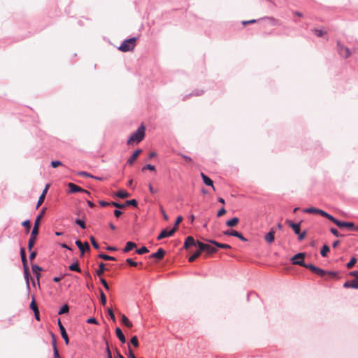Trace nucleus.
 Listing matches in <instances>:
<instances>
[{
	"label": "nucleus",
	"instance_id": "f8f14e48",
	"mask_svg": "<svg viewBox=\"0 0 358 358\" xmlns=\"http://www.w3.org/2000/svg\"><path fill=\"white\" fill-rule=\"evenodd\" d=\"M166 251L163 248H159L156 252L151 254L149 257L150 259H157L161 260L164 258Z\"/></svg>",
	"mask_w": 358,
	"mask_h": 358
},
{
	"label": "nucleus",
	"instance_id": "052dcab7",
	"mask_svg": "<svg viewBox=\"0 0 358 358\" xmlns=\"http://www.w3.org/2000/svg\"><path fill=\"white\" fill-rule=\"evenodd\" d=\"M183 220V217L180 215V216H178L176 221H175V223H174V227H177L178 228V225Z\"/></svg>",
	"mask_w": 358,
	"mask_h": 358
},
{
	"label": "nucleus",
	"instance_id": "4c0bfd02",
	"mask_svg": "<svg viewBox=\"0 0 358 358\" xmlns=\"http://www.w3.org/2000/svg\"><path fill=\"white\" fill-rule=\"evenodd\" d=\"M99 292L101 303L105 306L106 304V296L101 289H99Z\"/></svg>",
	"mask_w": 358,
	"mask_h": 358
},
{
	"label": "nucleus",
	"instance_id": "f3484780",
	"mask_svg": "<svg viewBox=\"0 0 358 358\" xmlns=\"http://www.w3.org/2000/svg\"><path fill=\"white\" fill-rule=\"evenodd\" d=\"M141 152V149H137L136 150H135L134 153L131 155V156L127 159V164L131 166Z\"/></svg>",
	"mask_w": 358,
	"mask_h": 358
},
{
	"label": "nucleus",
	"instance_id": "680f3d73",
	"mask_svg": "<svg viewBox=\"0 0 358 358\" xmlns=\"http://www.w3.org/2000/svg\"><path fill=\"white\" fill-rule=\"evenodd\" d=\"M127 356L129 358H136V357L135 356L133 350H131V348L129 345Z\"/></svg>",
	"mask_w": 358,
	"mask_h": 358
},
{
	"label": "nucleus",
	"instance_id": "6ab92c4d",
	"mask_svg": "<svg viewBox=\"0 0 358 358\" xmlns=\"http://www.w3.org/2000/svg\"><path fill=\"white\" fill-rule=\"evenodd\" d=\"M137 246L136 243L132 241H128L126 243L125 247L122 249V252L124 253L129 252Z\"/></svg>",
	"mask_w": 358,
	"mask_h": 358
},
{
	"label": "nucleus",
	"instance_id": "ea45409f",
	"mask_svg": "<svg viewBox=\"0 0 358 358\" xmlns=\"http://www.w3.org/2000/svg\"><path fill=\"white\" fill-rule=\"evenodd\" d=\"M149 250L148 249L145 247V246H143L138 249H137L136 250V252L138 254V255H143V254H145L147 252H148Z\"/></svg>",
	"mask_w": 358,
	"mask_h": 358
},
{
	"label": "nucleus",
	"instance_id": "e2e57ef3",
	"mask_svg": "<svg viewBox=\"0 0 358 358\" xmlns=\"http://www.w3.org/2000/svg\"><path fill=\"white\" fill-rule=\"evenodd\" d=\"M106 352L107 354L108 358H113L112 354H111V351H110V348L108 346V343L107 341H106Z\"/></svg>",
	"mask_w": 358,
	"mask_h": 358
},
{
	"label": "nucleus",
	"instance_id": "2eb2a0df",
	"mask_svg": "<svg viewBox=\"0 0 358 358\" xmlns=\"http://www.w3.org/2000/svg\"><path fill=\"white\" fill-rule=\"evenodd\" d=\"M344 288H353L358 289V279L355 278L351 280H348L343 284Z\"/></svg>",
	"mask_w": 358,
	"mask_h": 358
},
{
	"label": "nucleus",
	"instance_id": "8fccbe9b",
	"mask_svg": "<svg viewBox=\"0 0 358 358\" xmlns=\"http://www.w3.org/2000/svg\"><path fill=\"white\" fill-rule=\"evenodd\" d=\"M39 231V226L36 224H34V227L32 229L31 234L33 236H38Z\"/></svg>",
	"mask_w": 358,
	"mask_h": 358
},
{
	"label": "nucleus",
	"instance_id": "cd10ccee",
	"mask_svg": "<svg viewBox=\"0 0 358 358\" xmlns=\"http://www.w3.org/2000/svg\"><path fill=\"white\" fill-rule=\"evenodd\" d=\"M115 195L120 199H125L130 196V194L126 190H119L115 193Z\"/></svg>",
	"mask_w": 358,
	"mask_h": 358
},
{
	"label": "nucleus",
	"instance_id": "49530a36",
	"mask_svg": "<svg viewBox=\"0 0 358 358\" xmlns=\"http://www.w3.org/2000/svg\"><path fill=\"white\" fill-rule=\"evenodd\" d=\"M110 206L116 207L118 209H121L125 207L124 204H122L115 201H110Z\"/></svg>",
	"mask_w": 358,
	"mask_h": 358
},
{
	"label": "nucleus",
	"instance_id": "4468645a",
	"mask_svg": "<svg viewBox=\"0 0 358 358\" xmlns=\"http://www.w3.org/2000/svg\"><path fill=\"white\" fill-rule=\"evenodd\" d=\"M206 241H208L210 244H213L217 248H222V249H231V245H229L228 244H226V243H219V242H217V241H216L215 240L210 239V240H206Z\"/></svg>",
	"mask_w": 358,
	"mask_h": 358
},
{
	"label": "nucleus",
	"instance_id": "72a5a7b5",
	"mask_svg": "<svg viewBox=\"0 0 358 358\" xmlns=\"http://www.w3.org/2000/svg\"><path fill=\"white\" fill-rule=\"evenodd\" d=\"M69 311V306H68V304H64L62 306L60 307L59 311H58V314L59 315H63V314H66V313H68Z\"/></svg>",
	"mask_w": 358,
	"mask_h": 358
},
{
	"label": "nucleus",
	"instance_id": "de8ad7c7",
	"mask_svg": "<svg viewBox=\"0 0 358 358\" xmlns=\"http://www.w3.org/2000/svg\"><path fill=\"white\" fill-rule=\"evenodd\" d=\"M30 308L33 310V312H34L35 310H38V306L34 297L32 298V301L30 303Z\"/></svg>",
	"mask_w": 358,
	"mask_h": 358
},
{
	"label": "nucleus",
	"instance_id": "6e6552de",
	"mask_svg": "<svg viewBox=\"0 0 358 358\" xmlns=\"http://www.w3.org/2000/svg\"><path fill=\"white\" fill-rule=\"evenodd\" d=\"M177 230V227H173L171 229L168 230L167 229H163L160 234L158 235L157 239L158 241L162 240L165 238L170 237L173 235V234Z\"/></svg>",
	"mask_w": 358,
	"mask_h": 358
},
{
	"label": "nucleus",
	"instance_id": "4d7b16f0",
	"mask_svg": "<svg viewBox=\"0 0 358 358\" xmlns=\"http://www.w3.org/2000/svg\"><path fill=\"white\" fill-rule=\"evenodd\" d=\"M296 235H298V239L299 241H302L303 239L305 238L306 236V231H304L303 232H301V231L299 232V234H296Z\"/></svg>",
	"mask_w": 358,
	"mask_h": 358
},
{
	"label": "nucleus",
	"instance_id": "0e129e2a",
	"mask_svg": "<svg viewBox=\"0 0 358 358\" xmlns=\"http://www.w3.org/2000/svg\"><path fill=\"white\" fill-rule=\"evenodd\" d=\"M160 212L162 214L164 220L167 221L169 220V217L162 206H160Z\"/></svg>",
	"mask_w": 358,
	"mask_h": 358
},
{
	"label": "nucleus",
	"instance_id": "9d476101",
	"mask_svg": "<svg viewBox=\"0 0 358 358\" xmlns=\"http://www.w3.org/2000/svg\"><path fill=\"white\" fill-rule=\"evenodd\" d=\"M196 245L197 246V241H195L192 236H189L185 240L183 248L187 250L190 247Z\"/></svg>",
	"mask_w": 358,
	"mask_h": 358
},
{
	"label": "nucleus",
	"instance_id": "c85d7f7f",
	"mask_svg": "<svg viewBox=\"0 0 358 358\" xmlns=\"http://www.w3.org/2000/svg\"><path fill=\"white\" fill-rule=\"evenodd\" d=\"M98 257L100 258V259H103L105 261H115L116 260L115 257L110 256V255H106L105 253H100L98 255Z\"/></svg>",
	"mask_w": 358,
	"mask_h": 358
},
{
	"label": "nucleus",
	"instance_id": "37998d69",
	"mask_svg": "<svg viewBox=\"0 0 358 358\" xmlns=\"http://www.w3.org/2000/svg\"><path fill=\"white\" fill-rule=\"evenodd\" d=\"M268 20L270 21L272 25L275 26L278 24V20L273 17H264L263 18H261L260 20Z\"/></svg>",
	"mask_w": 358,
	"mask_h": 358
},
{
	"label": "nucleus",
	"instance_id": "bb28decb",
	"mask_svg": "<svg viewBox=\"0 0 358 358\" xmlns=\"http://www.w3.org/2000/svg\"><path fill=\"white\" fill-rule=\"evenodd\" d=\"M330 251V248L327 244H324L320 250V255L322 257H326Z\"/></svg>",
	"mask_w": 358,
	"mask_h": 358
},
{
	"label": "nucleus",
	"instance_id": "09e8293b",
	"mask_svg": "<svg viewBox=\"0 0 358 358\" xmlns=\"http://www.w3.org/2000/svg\"><path fill=\"white\" fill-rule=\"evenodd\" d=\"M330 231H331V233L332 234H334V235L335 236H336V237H342V236H343V234H340V233L338 232V231L336 228L331 227V228L330 229Z\"/></svg>",
	"mask_w": 358,
	"mask_h": 358
},
{
	"label": "nucleus",
	"instance_id": "20e7f679",
	"mask_svg": "<svg viewBox=\"0 0 358 358\" xmlns=\"http://www.w3.org/2000/svg\"><path fill=\"white\" fill-rule=\"evenodd\" d=\"M197 247L200 248V250L206 252L208 255H212L217 252V248L213 247L210 244L204 243L201 241H197Z\"/></svg>",
	"mask_w": 358,
	"mask_h": 358
},
{
	"label": "nucleus",
	"instance_id": "ddd939ff",
	"mask_svg": "<svg viewBox=\"0 0 358 358\" xmlns=\"http://www.w3.org/2000/svg\"><path fill=\"white\" fill-rule=\"evenodd\" d=\"M285 223L293 229L296 234H299L300 231L301 222L299 223H294L290 220H286Z\"/></svg>",
	"mask_w": 358,
	"mask_h": 358
},
{
	"label": "nucleus",
	"instance_id": "a19ab883",
	"mask_svg": "<svg viewBox=\"0 0 358 358\" xmlns=\"http://www.w3.org/2000/svg\"><path fill=\"white\" fill-rule=\"evenodd\" d=\"M90 241H91V243H92V246L96 250H99L100 248V246H99V243L96 242L95 238L92 236H90Z\"/></svg>",
	"mask_w": 358,
	"mask_h": 358
},
{
	"label": "nucleus",
	"instance_id": "6e6d98bb",
	"mask_svg": "<svg viewBox=\"0 0 358 358\" xmlns=\"http://www.w3.org/2000/svg\"><path fill=\"white\" fill-rule=\"evenodd\" d=\"M107 313L108 314V315L110 316V319L113 321V322H115V314L112 310V308H108L107 310Z\"/></svg>",
	"mask_w": 358,
	"mask_h": 358
},
{
	"label": "nucleus",
	"instance_id": "3c124183",
	"mask_svg": "<svg viewBox=\"0 0 358 358\" xmlns=\"http://www.w3.org/2000/svg\"><path fill=\"white\" fill-rule=\"evenodd\" d=\"M325 218L328 219L329 220L331 221L332 222H334L336 225L337 224V222L338 221V219H336V217H334L333 215L327 213Z\"/></svg>",
	"mask_w": 358,
	"mask_h": 358
},
{
	"label": "nucleus",
	"instance_id": "58836bf2",
	"mask_svg": "<svg viewBox=\"0 0 358 358\" xmlns=\"http://www.w3.org/2000/svg\"><path fill=\"white\" fill-rule=\"evenodd\" d=\"M125 206H133V207H137L138 206V202L136 199H131V200H127L125 203H124Z\"/></svg>",
	"mask_w": 358,
	"mask_h": 358
},
{
	"label": "nucleus",
	"instance_id": "e433bc0d",
	"mask_svg": "<svg viewBox=\"0 0 358 358\" xmlns=\"http://www.w3.org/2000/svg\"><path fill=\"white\" fill-rule=\"evenodd\" d=\"M75 223L78 224L81 229H86V224L83 220L80 219H76Z\"/></svg>",
	"mask_w": 358,
	"mask_h": 358
},
{
	"label": "nucleus",
	"instance_id": "c9c22d12",
	"mask_svg": "<svg viewBox=\"0 0 358 358\" xmlns=\"http://www.w3.org/2000/svg\"><path fill=\"white\" fill-rule=\"evenodd\" d=\"M357 258L355 257H352L350 260L349 261V262L347 263L346 264V267L347 268L350 269V268H352L355 264L357 263Z\"/></svg>",
	"mask_w": 358,
	"mask_h": 358
},
{
	"label": "nucleus",
	"instance_id": "473e14b6",
	"mask_svg": "<svg viewBox=\"0 0 358 358\" xmlns=\"http://www.w3.org/2000/svg\"><path fill=\"white\" fill-rule=\"evenodd\" d=\"M31 268H32L33 273L34 274H36V276L37 279L38 280L39 276H40L39 272L41 271H42V268L36 264H34V265H32Z\"/></svg>",
	"mask_w": 358,
	"mask_h": 358
},
{
	"label": "nucleus",
	"instance_id": "13d9d810",
	"mask_svg": "<svg viewBox=\"0 0 358 358\" xmlns=\"http://www.w3.org/2000/svg\"><path fill=\"white\" fill-rule=\"evenodd\" d=\"M100 282L103 285V286L104 287V288L106 289H107V290L109 289L108 284L107 281L104 278H100Z\"/></svg>",
	"mask_w": 358,
	"mask_h": 358
},
{
	"label": "nucleus",
	"instance_id": "338daca9",
	"mask_svg": "<svg viewBox=\"0 0 358 358\" xmlns=\"http://www.w3.org/2000/svg\"><path fill=\"white\" fill-rule=\"evenodd\" d=\"M226 213V210L224 208H221L218 212H217V217H221L223 215H224Z\"/></svg>",
	"mask_w": 358,
	"mask_h": 358
},
{
	"label": "nucleus",
	"instance_id": "393cba45",
	"mask_svg": "<svg viewBox=\"0 0 358 358\" xmlns=\"http://www.w3.org/2000/svg\"><path fill=\"white\" fill-rule=\"evenodd\" d=\"M50 334H51V337H52V348H53V354L57 355V352H59V351H58V348H57L56 337L52 332H50Z\"/></svg>",
	"mask_w": 358,
	"mask_h": 358
},
{
	"label": "nucleus",
	"instance_id": "bf43d9fd",
	"mask_svg": "<svg viewBox=\"0 0 358 358\" xmlns=\"http://www.w3.org/2000/svg\"><path fill=\"white\" fill-rule=\"evenodd\" d=\"M203 90H195L189 95L190 96H200L203 94Z\"/></svg>",
	"mask_w": 358,
	"mask_h": 358
},
{
	"label": "nucleus",
	"instance_id": "4be33fe9",
	"mask_svg": "<svg viewBox=\"0 0 358 358\" xmlns=\"http://www.w3.org/2000/svg\"><path fill=\"white\" fill-rule=\"evenodd\" d=\"M266 242L271 243L273 242L275 239V231L271 229L269 232H268L264 237Z\"/></svg>",
	"mask_w": 358,
	"mask_h": 358
},
{
	"label": "nucleus",
	"instance_id": "9b49d317",
	"mask_svg": "<svg viewBox=\"0 0 358 358\" xmlns=\"http://www.w3.org/2000/svg\"><path fill=\"white\" fill-rule=\"evenodd\" d=\"M76 245L79 248L81 252V255H83L85 253V252L89 251L90 250V245L87 242H85V243L83 244V243L80 241L77 240L76 241Z\"/></svg>",
	"mask_w": 358,
	"mask_h": 358
},
{
	"label": "nucleus",
	"instance_id": "7ed1b4c3",
	"mask_svg": "<svg viewBox=\"0 0 358 358\" xmlns=\"http://www.w3.org/2000/svg\"><path fill=\"white\" fill-rule=\"evenodd\" d=\"M136 40L137 38L136 37L124 40L119 47V50L124 52L134 50L136 46Z\"/></svg>",
	"mask_w": 358,
	"mask_h": 358
},
{
	"label": "nucleus",
	"instance_id": "c756f323",
	"mask_svg": "<svg viewBox=\"0 0 358 358\" xmlns=\"http://www.w3.org/2000/svg\"><path fill=\"white\" fill-rule=\"evenodd\" d=\"M60 333L62 338L64 340L66 345H68L69 343V339L66 329L64 327H61Z\"/></svg>",
	"mask_w": 358,
	"mask_h": 358
},
{
	"label": "nucleus",
	"instance_id": "774afa93",
	"mask_svg": "<svg viewBox=\"0 0 358 358\" xmlns=\"http://www.w3.org/2000/svg\"><path fill=\"white\" fill-rule=\"evenodd\" d=\"M350 276H353L355 278L358 279V271H352L349 273Z\"/></svg>",
	"mask_w": 358,
	"mask_h": 358
},
{
	"label": "nucleus",
	"instance_id": "c03bdc74",
	"mask_svg": "<svg viewBox=\"0 0 358 358\" xmlns=\"http://www.w3.org/2000/svg\"><path fill=\"white\" fill-rule=\"evenodd\" d=\"M313 31L317 37H322L326 34V32L322 29H314Z\"/></svg>",
	"mask_w": 358,
	"mask_h": 358
},
{
	"label": "nucleus",
	"instance_id": "dca6fc26",
	"mask_svg": "<svg viewBox=\"0 0 358 358\" xmlns=\"http://www.w3.org/2000/svg\"><path fill=\"white\" fill-rule=\"evenodd\" d=\"M49 187H50V185L46 184L44 189L43 190L41 196H39V199H38L37 204H36V208H38L43 203Z\"/></svg>",
	"mask_w": 358,
	"mask_h": 358
},
{
	"label": "nucleus",
	"instance_id": "a211bd4d",
	"mask_svg": "<svg viewBox=\"0 0 358 358\" xmlns=\"http://www.w3.org/2000/svg\"><path fill=\"white\" fill-rule=\"evenodd\" d=\"M201 176L202 178L203 183L208 186L212 187L213 190H215V187L213 185V181L208 176H206V174H204L202 172L201 173Z\"/></svg>",
	"mask_w": 358,
	"mask_h": 358
},
{
	"label": "nucleus",
	"instance_id": "0eeeda50",
	"mask_svg": "<svg viewBox=\"0 0 358 358\" xmlns=\"http://www.w3.org/2000/svg\"><path fill=\"white\" fill-rule=\"evenodd\" d=\"M223 234L225 236H231L236 237L243 242L248 241V239L246 238H245L241 233L238 232L236 230L227 229V230L224 231Z\"/></svg>",
	"mask_w": 358,
	"mask_h": 358
},
{
	"label": "nucleus",
	"instance_id": "1a4fd4ad",
	"mask_svg": "<svg viewBox=\"0 0 358 358\" xmlns=\"http://www.w3.org/2000/svg\"><path fill=\"white\" fill-rule=\"evenodd\" d=\"M336 226L342 228V227H347L348 229L352 231H355L356 227L355 226V224L351 222H345L339 220L337 222Z\"/></svg>",
	"mask_w": 358,
	"mask_h": 358
},
{
	"label": "nucleus",
	"instance_id": "864d4df0",
	"mask_svg": "<svg viewBox=\"0 0 358 358\" xmlns=\"http://www.w3.org/2000/svg\"><path fill=\"white\" fill-rule=\"evenodd\" d=\"M62 163L59 160H53L51 162V166L52 168H57L59 166H62Z\"/></svg>",
	"mask_w": 358,
	"mask_h": 358
},
{
	"label": "nucleus",
	"instance_id": "f03ea898",
	"mask_svg": "<svg viewBox=\"0 0 358 358\" xmlns=\"http://www.w3.org/2000/svg\"><path fill=\"white\" fill-rule=\"evenodd\" d=\"M145 127L143 124H141L137 130L130 136L127 143L129 145L133 142H136L137 143L141 142L145 137Z\"/></svg>",
	"mask_w": 358,
	"mask_h": 358
},
{
	"label": "nucleus",
	"instance_id": "5701e85b",
	"mask_svg": "<svg viewBox=\"0 0 358 358\" xmlns=\"http://www.w3.org/2000/svg\"><path fill=\"white\" fill-rule=\"evenodd\" d=\"M105 266L106 265L104 263L101 262L99 264V268L95 271V274L98 276H101L103 274L104 271L106 270Z\"/></svg>",
	"mask_w": 358,
	"mask_h": 358
},
{
	"label": "nucleus",
	"instance_id": "603ef678",
	"mask_svg": "<svg viewBox=\"0 0 358 358\" xmlns=\"http://www.w3.org/2000/svg\"><path fill=\"white\" fill-rule=\"evenodd\" d=\"M130 342L134 347L137 348L138 346V341L136 336L131 337Z\"/></svg>",
	"mask_w": 358,
	"mask_h": 358
},
{
	"label": "nucleus",
	"instance_id": "f257e3e1",
	"mask_svg": "<svg viewBox=\"0 0 358 358\" xmlns=\"http://www.w3.org/2000/svg\"><path fill=\"white\" fill-rule=\"evenodd\" d=\"M305 253L299 252L294 255L291 258L293 264L299 265L306 268L309 269L312 273L316 274L320 277H324L325 280L329 278H335L338 277V273L337 271H326L322 269L313 264H306L304 262Z\"/></svg>",
	"mask_w": 358,
	"mask_h": 358
},
{
	"label": "nucleus",
	"instance_id": "412c9836",
	"mask_svg": "<svg viewBox=\"0 0 358 358\" xmlns=\"http://www.w3.org/2000/svg\"><path fill=\"white\" fill-rule=\"evenodd\" d=\"M115 334H116L117 337L118 338V339L120 340V341L122 343H126V338L120 327H117L115 329Z\"/></svg>",
	"mask_w": 358,
	"mask_h": 358
},
{
	"label": "nucleus",
	"instance_id": "423d86ee",
	"mask_svg": "<svg viewBox=\"0 0 358 358\" xmlns=\"http://www.w3.org/2000/svg\"><path fill=\"white\" fill-rule=\"evenodd\" d=\"M337 51L338 54L344 58H348L351 55L350 49L343 45L339 41H337Z\"/></svg>",
	"mask_w": 358,
	"mask_h": 358
},
{
	"label": "nucleus",
	"instance_id": "a18cd8bd",
	"mask_svg": "<svg viewBox=\"0 0 358 358\" xmlns=\"http://www.w3.org/2000/svg\"><path fill=\"white\" fill-rule=\"evenodd\" d=\"M145 170L155 171V166L150 164H146L142 167V171H145Z\"/></svg>",
	"mask_w": 358,
	"mask_h": 358
},
{
	"label": "nucleus",
	"instance_id": "f704fd0d",
	"mask_svg": "<svg viewBox=\"0 0 358 358\" xmlns=\"http://www.w3.org/2000/svg\"><path fill=\"white\" fill-rule=\"evenodd\" d=\"M24 228L26 234H28L31 229V221L30 220H26L24 221Z\"/></svg>",
	"mask_w": 358,
	"mask_h": 358
},
{
	"label": "nucleus",
	"instance_id": "39448f33",
	"mask_svg": "<svg viewBox=\"0 0 358 358\" xmlns=\"http://www.w3.org/2000/svg\"><path fill=\"white\" fill-rule=\"evenodd\" d=\"M67 186L69 187V191H68L69 194L83 192V193H85V194H88L89 196L91 195V193L89 191L80 187V186L76 185L75 183L69 182V183H68Z\"/></svg>",
	"mask_w": 358,
	"mask_h": 358
},
{
	"label": "nucleus",
	"instance_id": "69168bd1",
	"mask_svg": "<svg viewBox=\"0 0 358 358\" xmlns=\"http://www.w3.org/2000/svg\"><path fill=\"white\" fill-rule=\"evenodd\" d=\"M87 323L97 324L98 322L95 317H90L87 320Z\"/></svg>",
	"mask_w": 358,
	"mask_h": 358
},
{
	"label": "nucleus",
	"instance_id": "a878e982",
	"mask_svg": "<svg viewBox=\"0 0 358 358\" xmlns=\"http://www.w3.org/2000/svg\"><path fill=\"white\" fill-rule=\"evenodd\" d=\"M239 222V219L234 217L226 222V225L229 227H235Z\"/></svg>",
	"mask_w": 358,
	"mask_h": 358
},
{
	"label": "nucleus",
	"instance_id": "2f4dec72",
	"mask_svg": "<svg viewBox=\"0 0 358 358\" xmlns=\"http://www.w3.org/2000/svg\"><path fill=\"white\" fill-rule=\"evenodd\" d=\"M45 210H46V208H42L41 213L38 215H37V217L35 219L34 224L40 226L41 220L42 219V217H43V215L45 213Z\"/></svg>",
	"mask_w": 358,
	"mask_h": 358
},
{
	"label": "nucleus",
	"instance_id": "aec40b11",
	"mask_svg": "<svg viewBox=\"0 0 358 358\" xmlns=\"http://www.w3.org/2000/svg\"><path fill=\"white\" fill-rule=\"evenodd\" d=\"M25 251L24 250V278L26 279L27 289H29V271L26 265Z\"/></svg>",
	"mask_w": 358,
	"mask_h": 358
},
{
	"label": "nucleus",
	"instance_id": "7c9ffc66",
	"mask_svg": "<svg viewBox=\"0 0 358 358\" xmlns=\"http://www.w3.org/2000/svg\"><path fill=\"white\" fill-rule=\"evenodd\" d=\"M121 322L127 327L131 328L133 326L132 323L129 321L128 317L126 315H122Z\"/></svg>",
	"mask_w": 358,
	"mask_h": 358
},
{
	"label": "nucleus",
	"instance_id": "79ce46f5",
	"mask_svg": "<svg viewBox=\"0 0 358 358\" xmlns=\"http://www.w3.org/2000/svg\"><path fill=\"white\" fill-rule=\"evenodd\" d=\"M318 208L310 207L303 209V212L306 213H317Z\"/></svg>",
	"mask_w": 358,
	"mask_h": 358
},
{
	"label": "nucleus",
	"instance_id": "b1692460",
	"mask_svg": "<svg viewBox=\"0 0 358 358\" xmlns=\"http://www.w3.org/2000/svg\"><path fill=\"white\" fill-rule=\"evenodd\" d=\"M69 268L70 271H76V272H78V273L81 272V269L80 268L79 262H78V260H76L75 262L71 264L69 266Z\"/></svg>",
	"mask_w": 358,
	"mask_h": 358
},
{
	"label": "nucleus",
	"instance_id": "5fc2aeb1",
	"mask_svg": "<svg viewBox=\"0 0 358 358\" xmlns=\"http://www.w3.org/2000/svg\"><path fill=\"white\" fill-rule=\"evenodd\" d=\"M126 262L131 266H136L138 263L134 262L132 259L128 258L126 259Z\"/></svg>",
	"mask_w": 358,
	"mask_h": 358
}]
</instances>
